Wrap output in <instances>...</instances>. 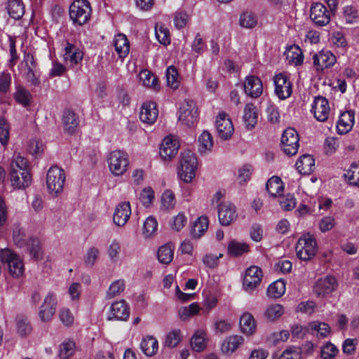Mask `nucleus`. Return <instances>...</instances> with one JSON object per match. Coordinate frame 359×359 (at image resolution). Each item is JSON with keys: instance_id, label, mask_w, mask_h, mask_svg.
Returning <instances> with one entry per match:
<instances>
[{"instance_id": "nucleus-1", "label": "nucleus", "mask_w": 359, "mask_h": 359, "mask_svg": "<svg viewBox=\"0 0 359 359\" xmlns=\"http://www.w3.org/2000/svg\"><path fill=\"white\" fill-rule=\"evenodd\" d=\"M11 183L15 189L28 187L32 183V177L27 169V160L20 154L13 156L11 163Z\"/></svg>"}, {"instance_id": "nucleus-2", "label": "nucleus", "mask_w": 359, "mask_h": 359, "mask_svg": "<svg viewBox=\"0 0 359 359\" xmlns=\"http://www.w3.org/2000/svg\"><path fill=\"white\" fill-rule=\"evenodd\" d=\"M198 161L195 154L191 151H186L181 154L177 174L180 179L186 183H191L196 177Z\"/></svg>"}, {"instance_id": "nucleus-3", "label": "nucleus", "mask_w": 359, "mask_h": 359, "mask_svg": "<svg viewBox=\"0 0 359 359\" xmlns=\"http://www.w3.org/2000/svg\"><path fill=\"white\" fill-rule=\"evenodd\" d=\"M107 161L110 172L116 177L123 175L130 166L128 154L121 149L111 151L107 156Z\"/></svg>"}, {"instance_id": "nucleus-4", "label": "nucleus", "mask_w": 359, "mask_h": 359, "mask_svg": "<svg viewBox=\"0 0 359 359\" xmlns=\"http://www.w3.org/2000/svg\"><path fill=\"white\" fill-rule=\"evenodd\" d=\"M69 18L74 26H82L90 20L91 7L87 0H75L69 9Z\"/></svg>"}, {"instance_id": "nucleus-5", "label": "nucleus", "mask_w": 359, "mask_h": 359, "mask_svg": "<svg viewBox=\"0 0 359 359\" xmlns=\"http://www.w3.org/2000/svg\"><path fill=\"white\" fill-rule=\"evenodd\" d=\"M65 180L63 169L57 165L50 167L46 175V186L49 194L53 196L60 195L63 191Z\"/></svg>"}, {"instance_id": "nucleus-6", "label": "nucleus", "mask_w": 359, "mask_h": 359, "mask_svg": "<svg viewBox=\"0 0 359 359\" xmlns=\"http://www.w3.org/2000/svg\"><path fill=\"white\" fill-rule=\"evenodd\" d=\"M0 258L6 264L9 274L13 278L22 276L25 266L22 259L15 252L8 248L0 250Z\"/></svg>"}, {"instance_id": "nucleus-7", "label": "nucleus", "mask_w": 359, "mask_h": 359, "mask_svg": "<svg viewBox=\"0 0 359 359\" xmlns=\"http://www.w3.org/2000/svg\"><path fill=\"white\" fill-rule=\"evenodd\" d=\"M295 249L297 257L302 260L307 261L315 256L317 243L311 234L305 233L299 238Z\"/></svg>"}, {"instance_id": "nucleus-8", "label": "nucleus", "mask_w": 359, "mask_h": 359, "mask_svg": "<svg viewBox=\"0 0 359 359\" xmlns=\"http://www.w3.org/2000/svg\"><path fill=\"white\" fill-rule=\"evenodd\" d=\"M198 110L194 101L184 100L178 111V120L184 126L191 127L197 121Z\"/></svg>"}, {"instance_id": "nucleus-9", "label": "nucleus", "mask_w": 359, "mask_h": 359, "mask_svg": "<svg viewBox=\"0 0 359 359\" xmlns=\"http://www.w3.org/2000/svg\"><path fill=\"white\" fill-rule=\"evenodd\" d=\"M57 306V294L49 291L39 309V317L42 322H49L55 314Z\"/></svg>"}, {"instance_id": "nucleus-10", "label": "nucleus", "mask_w": 359, "mask_h": 359, "mask_svg": "<svg viewBox=\"0 0 359 359\" xmlns=\"http://www.w3.org/2000/svg\"><path fill=\"white\" fill-rule=\"evenodd\" d=\"M299 137L297 132L292 128L284 130L280 141L281 149L287 156L295 155L299 147Z\"/></svg>"}, {"instance_id": "nucleus-11", "label": "nucleus", "mask_w": 359, "mask_h": 359, "mask_svg": "<svg viewBox=\"0 0 359 359\" xmlns=\"http://www.w3.org/2000/svg\"><path fill=\"white\" fill-rule=\"evenodd\" d=\"M274 93L280 100H285L292 93V83L285 72L276 74L273 78Z\"/></svg>"}, {"instance_id": "nucleus-12", "label": "nucleus", "mask_w": 359, "mask_h": 359, "mask_svg": "<svg viewBox=\"0 0 359 359\" xmlns=\"http://www.w3.org/2000/svg\"><path fill=\"white\" fill-rule=\"evenodd\" d=\"M215 127L218 137L224 140L229 139L234 131L231 120L224 112H220L217 115L215 121Z\"/></svg>"}, {"instance_id": "nucleus-13", "label": "nucleus", "mask_w": 359, "mask_h": 359, "mask_svg": "<svg viewBox=\"0 0 359 359\" xmlns=\"http://www.w3.org/2000/svg\"><path fill=\"white\" fill-rule=\"evenodd\" d=\"M310 18L316 25L323 27L330 22V11L323 4L315 3L311 8Z\"/></svg>"}, {"instance_id": "nucleus-14", "label": "nucleus", "mask_w": 359, "mask_h": 359, "mask_svg": "<svg viewBox=\"0 0 359 359\" xmlns=\"http://www.w3.org/2000/svg\"><path fill=\"white\" fill-rule=\"evenodd\" d=\"M311 111L317 121L320 122L326 121L330 112L328 100L322 96L316 97Z\"/></svg>"}, {"instance_id": "nucleus-15", "label": "nucleus", "mask_w": 359, "mask_h": 359, "mask_svg": "<svg viewBox=\"0 0 359 359\" xmlns=\"http://www.w3.org/2000/svg\"><path fill=\"white\" fill-rule=\"evenodd\" d=\"M218 218L222 226H228L237 218L236 207L229 201L218 205Z\"/></svg>"}, {"instance_id": "nucleus-16", "label": "nucleus", "mask_w": 359, "mask_h": 359, "mask_svg": "<svg viewBox=\"0 0 359 359\" xmlns=\"http://www.w3.org/2000/svg\"><path fill=\"white\" fill-rule=\"evenodd\" d=\"M263 276L260 268L251 266L245 271L243 278V287L245 291L251 292L260 283Z\"/></svg>"}, {"instance_id": "nucleus-17", "label": "nucleus", "mask_w": 359, "mask_h": 359, "mask_svg": "<svg viewBox=\"0 0 359 359\" xmlns=\"http://www.w3.org/2000/svg\"><path fill=\"white\" fill-rule=\"evenodd\" d=\"M130 315V309L126 301L121 299L114 302L109 308L107 320H126Z\"/></svg>"}, {"instance_id": "nucleus-18", "label": "nucleus", "mask_w": 359, "mask_h": 359, "mask_svg": "<svg viewBox=\"0 0 359 359\" xmlns=\"http://www.w3.org/2000/svg\"><path fill=\"white\" fill-rule=\"evenodd\" d=\"M180 147L178 140L173 136L165 137L160 147V156L164 160H170L176 156Z\"/></svg>"}, {"instance_id": "nucleus-19", "label": "nucleus", "mask_w": 359, "mask_h": 359, "mask_svg": "<svg viewBox=\"0 0 359 359\" xmlns=\"http://www.w3.org/2000/svg\"><path fill=\"white\" fill-rule=\"evenodd\" d=\"M336 60V57L330 50H323L313 55V65L318 71L331 67Z\"/></svg>"}, {"instance_id": "nucleus-20", "label": "nucleus", "mask_w": 359, "mask_h": 359, "mask_svg": "<svg viewBox=\"0 0 359 359\" xmlns=\"http://www.w3.org/2000/svg\"><path fill=\"white\" fill-rule=\"evenodd\" d=\"M337 285L338 284L335 277L328 276L318 280L314 287V291L318 296H325L334 291Z\"/></svg>"}, {"instance_id": "nucleus-21", "label": "nucleus", "mask_w": 359, "mask_h": 359, "mask_svg": "<svg viewBox=\"0 0 359 359\" xmlns=\"http://www.w3.org/2000/svg\"><path fill=\"white\" fill-rule=\"evenodd\" d=\"M245 94L253 98L259 97L263 93V84L262 80L255 76H248L244 83Z\"/></svg>"}, {"instance_id": "nucleus-22", "label": "nucleus", "mask_w": 359, "mask_h": 359, "mask_svg": "<svg viewBox=\"0 0 359 359\" xmlns=\"http://www.w3.org/2000/svg\"><path fill=\"white\" fill-rule=\"evenodd\" d=\"M158 110L156 104L153 102H144L140 112V120L147 124H153L157 119Z\"/></svg>"}, {"instance_id": "nucleus-23", "label": "nucleus", "mask_w": 359, "mask_h": 359, "mask_svg": "<svg viewBox=\"0 0 359 359\" xmlns=\"http://www.w3.org/2000/svg\"><path fill=\"white\" fill-rule=\"evenodd\" d=\"M83 57V51L69 42H67L64 48L63 59L65 62L71 65H76L81 62Z\"/></svg>"}, {"instance_id": "nucleus-24", "label": "nucleus", "mask_w": 359, "mask_h": 359, "mask_svg": "<svg viewBox=\"0 0 359 359\" xmlns=\"http://www.w3.org/2000/svg\"><path fill=\"white\" fill-rule=\"evenodd\" d=\"M355 123V113L352 110L346 111L340 114L337 123L339 134H346L353 128Z\"/></svg>"}, {"instance_id": "nucleus-25", "label": "nucleus", "mask_w": 359, "mask_h": 359, "mask_svg": "<svg viewBox=\"0 0 359 359\" xmlns=\"http://www.w3.org/2000/svg\"><path fill=\"white\" fill-rule=\"evenodd\" d=\"M131 215L130 205L129 202L120 203L115 209L113 219L114 223L119 226H124Z\"/></svg>"}, {"instance_id": "nucleus-26", "label": "nucleus", "mask_w": 359, "mask_h": 359, "mask_svg": "<svg viewBox=\"0 0 359 359\" xmlns=\"http://www.w3.org/2000/svg\"><path fill=\"white\" fill-rule=\"evenodd\" d=\"M243 343V337L237 334L231 335L224 340L221 346V350L223 353L231 355Z\"/></svg>"}, {"instance_id": "nucleus-27", "label": "nucleus", "mask_w": 359, "mask_h": 359, "mask_svg": "<svg viewBox=\"0 0 359 359\" xmlns=\"http://www.w3.org/2000/svg\"><path fill=\"white\" fill-rule=\"evenodd\" d=\"M113 44L115 51L121 59L125 58L130 51V43L126 36L123 34H118L114 36Z\"/></svg>"}, {"instance_id": "nucleus-28", "label": "nucleus", "mask_w": 359, "mask_h": 359, "mask_svg": "<svg viewBox=\"0 0 359 359\" xmlns=\"http://www.w3.org/2000/svg\"><path fill=\"white\" fill-rule=\"evenodd\" d=\"M297 170L303 175H309L315 169V160L310 154L301 156L295 164Z\"/></svg>"}, {"instance_id": "nucleus-29", "label": "nucleus", "mask_w": 359, "mask_h": 359, "mask_svg": "<svg viewBox=\"0 0 359 359\" xmlns=\"http://www.w3.org/2000/svg\"><path fill=\"white\" fill-rule=\"evenodd\" d=\"M208 343L206 332L203 329H198L195 331L191 339V346L194 351L201 352L203 351Z\"/></svg>"}, {"instance_id": "nucleus-30", "label": "nucleus", "mask_w": 359, "mask_h": 359, "mask_svg": "<svg viewBox=\"0 0 359 359\" xmlns=\"http://www.w3.org/2000/svg\"><path fill=\"white\" fill-rule=\"evenodd\" d=\"M266 189L271 197H278L284 191V184L279 177L273 176L267 181Z\"/></svg>"}, {"instance_id": "nucleus-31", "label": "nucleus", "mask_w": 359, "mask_h": 359, "mask_svg": "<svg viewBox=\"0 0 359 359\" xmlns=\"http://www.w3.org/2000/svg\"><path fill=\"white\" fill-rule=\"evenodd\" d=\"M209 226V221L207 217H199L194 223L191 229V236L194 239L202 237L207 231Z\"/></svg>"}, {"instance_id": "nucleus-32", "label": "nucleus", "mask_w": 359, "mask_h": 359, "mask_svg": "<svg viewBox=\"0 0 359 359\" xmlns=\"http://www.w3.org/2000/svg\"><path fill=\"white\" fill-rule=\"evenodd\" d=\"M13 98L17 103L24 107H29L31 104L32 94L24 86L21 85H17L15 87Z\"/></svg>"}, {"instance_id": "nucleus-33", "label": "nucleus", "mask_w": 359, "mask_h": 359, "mask_svg": "<svg viewBox=\"0 0 359 359\" xmlns=\"http://www.w3.org/2000/svg\"><path fill=\"white\" fill-rule=\"evenodd\" d=\"M140 348L142 351L147 356H152L155 355L158 350V340L152 336H147L142 339Z\"/></svg>"}, {"instance_id": "nucleus-34", "label": "nucleus", "mask_w": 359, "mask_h": 359, "mask_svg": "<svg viewBox=\"0 0 359 359\" xmlns=\"http://www.w3.org/2000/svg\"><path fill=\"white\" fill-rule=\"evenodd\" d=\"M286 60L288 63L294 66L300 65L303 63L304 55L302 50L297 46H292L285 52Z\"/></svg>"}, {"instance_id": "nucleus-35", "label": "nucleus", "mask_w": 359, "mask_h": 359, "mask_svg": "<svg viewBox=\"0 0 359 359\" xmlns=\"http://www.w3.org/2000/svg\"><path fill=\"white\" fill-rule=\"evenodd\" d=\"M241 332L246 335H251L256 330V323L252 315L249 313H243L240 318Z\"/></svg>"}, {"instance_id": "nucleus-36", "label": "nucleus", "mask_w": 359, "mask_h": 359, "mask_svg": "<svg viewBox=\"0 0 359 359\" xmlns=\"http://www.w3.org/2000/svg\"><path fill=\"white\" fill-rule=\"evenodd\" d=\"M257 110L255 106L252 103L247 104L244 108L243 116L245 126L250 128H254L257 122Z\"/></svg>"}, {"instance_id": "nucleus-37", "label": "nucleus", "mask_w": 359, "mask_h": 359, "mask_svg": "<svg viewBox=\"0 0 359 359\" xmlns=\"http://www.w3.org/2000/svg\"><path fill=\"white\" fill-rule=\"evenodd\" d=\"M175 248L170 244H165L158 248L156 255L158 262L163 264H170L174 257Z\"/></svg>"}, {"instance_id": "nucleus-38", "label": "nucleus", "mask_w": 359, "mask_h": 359, "mask_svg": "<svg viewBox=\"0 0 359 359\" xmlns=\"http://www.w3.org/2000/svg\"><path fill=\"white\" fill-rule=\"evenodd\" d=\"M213 140L211 134L204 130L198 137V150L201 154H205L212 150Z\"/></svg>"}, {"instance_id": "nucleus-39", "label": "nucleus", "mask_w": 359, "mask_h": 359, "mask_svg": "<svg viewBox=\"0 0 359 359\" xmlns=\"http://www.w3.org/2000/svg\"><path fill=\"white\" fill-rule=\"evenodd\" d=\"M65 129L69 133H73L79 126V120L75 113L71 110H65L63 114Z\"/></svg>"}, {"instance_id": "nucleus-40", "label": "nucleus", "mask_w": 359, "mask_h": 359, "mask_svg": "<svg viewBox=\"0 0 359 359\" xmlns=\"http://www.w3.org/2000/svg\"><path fill=\"white\" fill-rule=\"evenodd\" d=\"M7 9L9 15L16 20L21 18L25 13L22 0H9Z\"/></svg>"}, {"instance_id": "nucleus-41", "label": "nucleus", "mask_w": 359, "mask_h": 359, "mask_svg": "<svg viewBox=\"0 0 359 359\" xmlns=\"http://www.w3.org/2000/svg\"><path fill=\"white\" fill-rule=\"evenodd\" d=\"M32 238V237H29L27 235L24 228L16 226L13 230V242L15 245L20 248H25L29 243V240Z\"/></svg>"}, {"instance_id": "nucleus-42", "label": "nucleus", "mask_w": 359, "mask_h": 359, "mask_svg": "<svg viewBox=\"0 0 359 359\" xmlns=\"http://www.w3.org/2000/svg\"><path fill=\"white\" fill-rule=\"evenodd\" d=\"M285 292V283L280 279L269 285L267 289V294L272 298H280Z\"/></svg>"}, {"instance_id": "nucleus-43", "label": "nucleus", "mask_w": 359, "mask_h": 359, "mask_svg": "<svg viewBox=\"0 0 359 359\" xmlns=\"http://www.w3.org/2000/svg\"><path fill=\"white\" fill-rule=\"evenodd\" d=\"M158 229V222L152 216L148 217L144 222L142 235L145 238L153 237Z\"/></svg>"}, {"instance_id": "nucleus-44", "label": "nucleus", "mask_w": 359, "mask_h": 359, "mask_svg": "<svg viewBox=\"0 0 359 359\" xmlns=\"http://www.w3.org/2000/svg\"><path fill=\"white\" fill-rule=\"evenodd\" d=\"M30 256L35 260H39L42 258V252L41 249L40 241L36 238H32L25 246Z\"/></svg>"}, {"instance_id": "nucleus-45", "label": "nucleus", "mask_w": 359, "mask_h": 359, "mask_svg": "<svg viewBox=\"0 0 359 359\" xmlns=\"http://www.w3.org/2000/svg\"><path fill=\"white\" fill-rule=\"evenodd\" d=\"M283 313V306L279 304H274L267 306L264 316L268 320L274 321L280 318Z\"/></svg>"}, {"instance_id": "nucleus-46", "label": "nucleus", "mask_w": 359, "mask_h": 359, "mask_svg": "<svg viewBox=\"0 0 359 359\" xmlns=\"http://www.w3.org/2000/svg\"><path fill=\"white\" fill-rule=\"evenodd\" d=\"M257 24V18L252 12L245 11L241 14L239 18V25L245 29H252Z\"/></svg>"}, {"instance_id": "nucleus-47", "label": "nucleus", "mask_w": 359, "mask_h": 359, "mask_svg": "<svg viewBox=\"0 0 359 359\" xmlns=\"http://www.w3.org/2000/svg\"><path fill=\"white\" fill-rule=\"evenodd\" d=\"M155 35L160 43L167 46L170 43L169 29L163 24H156L155 27Z\"/></svg>"}, {"instance_id": "nucleus-48", "label": "nucleus", "mask_w": 359, "mask_h": 359, "mask_svg": "<svg viewBox=\"0 0 359 359\" xmlns=\"http://www.w3.org/2000/svg\"><path fill=\"white\" fill-rule=\"evenodd\" d=\"M227 251L231 256H238L248 251V245L245 243L233 240L228 244Z\"/></svg>"}, {"instance_id": "nucleus-49", "label": "nucleus", "mask_w": 359, "mask_h": 359, "mask_svg": "<svg viewBox=\"0 0 359 359\" xmlns=\"http://www.w3.org/2000/svg\"><path fill=\"white\" fill-rule=\"evenodd\" d=\"M200 311L197 303H192L188 306H184L179 309L178 315L181 320H187L191 316L196 315Z\"/></svg>"}, {"instance_id": "nucleus-50", "label": "nucleus", "mask_w": 359, "mask_h": 359, "mask_svg": "<svg viewBox=\"0 0 359 359\" xmlns=\"http://www.w3.org/2000/svg\"><path fill=\"white\" fill-rule=\"evenodd\" d=\"M125 289V281L122 279L114 281L106 292L107 299H112L120 294Z\"/></svg>"}, {"instance_id": "nucleus-51", "label": "nucleus", "mask_w": 359, "mask_h": 359, "mask_svg": "<svg viewBox=\"0 0 359 359\" xmlns=\"http://www.w3.org/2000/svg\"><path fill=\"white\" fill-rule=\"evenodd\" d=\"M182 339L181 332L175 329L169 332L165 338L164 345L169 348H174L177 346Z\"/></svg>"}, {"instance_id": "nucleus-52", "label": "nucleus", "mask_w": 359, "mask_h": 359, "mask_svg": "<svg viewBox=\"0 0 359 359\" xmlns=\"http://www.w3.org/2000/svg\"><path fill=\"white\" fill-rule=\"evenodd\" d=\"M309 327L311 331L316 332L317 334L322 337H327L330 332V327L328 324L319 321L310 323Z\"/></svg>"}, {"instance_id": "nucleus-53", "label": "nucleus", "mask_w": 359, "mask_h": 359, "mask_svg": "<svg viewBox=\"0 0 359 359\" xmlns=\"http://www.w3.org/2000/svg\"><path fill=\"white\" fill-rule=\"evenodd\" d=\"M175 194L170 190H165L161 196V208L163 210H170L175 206Z\"/></svg>"}, {"instance_id": "nucleus-54", "label": "nucleus", "mask_w": 359, "mask_h": 359, "mask_svg": "<svg viewBox=\"0 0 359 359\" xmlns=\"http://www.w3.org/2000/svg\"><path fill=\"white\" fill-rule=\"evenodd\" d=\"M74 348L75 344L74 341H65L60 346L59 356L62 359H67L73 355Z\"/></svg>"}, {"instance_id": "nucleus-55", "label": "nucleus", "mask_w": 359, "mask_h": 359, "mask_svg": "<svg viewBox=\"0 0 359 359\" xmlns=\"http://www.w3.org/2000/svg\"><path fill=\"white\" fill-rule=\"evenodd\" d=\"M344 177L348 182L353 185L358 186V179L359 177V165L353 163L350 168L346 170Z\"/></svg>"}, {"instance_id": "nucleus-56", "label": "nucleus", "mask_w": 359, "mask_h": 359, "mask_svg": "<svg viewBox=\"0 0 359 359\" xmlns=\"http://www.w3.org/2000/svg\"><path fill=\"white\" fill-rule=\"evenodd\" d=\"M140 80L142 81V85L147 87H152L156 88L157 79L156 77L151 74L148 70H142L140 72Z\"/></svg>"}, {"instance_id": "nucleus-57", "label": "nucleus", "mask_w": 359, "mask_h": 359, "mask_svg": "<svg viewBox=\"0 0 359 359\" xmlns=\"http://www.w3.org/2000/svg\"><path fill=\"white\" fill-rule=\"evenodd\" d=\"M166 78L168 85L173 88L176 89L179 86V77L178 73L176 68L173 66H170L167 69Z\"/></svg>"}, {"instance_id": "nucleus-58", "label": "nucleus", "mask_w": 359, "mask_h": 359, "mask_svg": "<svg viewBox=\"0 0 359 359\" xmlns=\"http://www.w3.org/2000/svg\"><path fill=\"white\" fill-rule=\"evenodd\" d=\"M358 12L353 6H346L344 10V20L347 24H354L358 22Z\"/></svg>"}, {"instance_id": "nucleus-59", "label": "nucleus", "mask_w": 359, "mask_h": 359, "mask_svg": "<svg viewBox=\"0 0 359 359\" xmlns=\"http://www.w3.org/2000/svg\"><path fill=\"white\" fill-rule=\"evenodd\" d=\"M59 318L62 323L67 327H70L74 324V316L68 308H62L59 311Z\"/></svg>"}, {"instance_id": "nucleus-60", "label": "nucleus", "mask_w": 359, "mask_h": 359, "mask_svg": "<svg viewBox=\"0 0 359 359\" xmlns=\"http://www.w3.org/2000/svg\"><path fill=\"white\" fill-rule=\"evenodd\" d=\"M22 72L25 79L31 86H39L40 85V75L37 72V69H31L29 68V70H22Z\"/></svg>"}, {"instance_id": "nucleus-61", "label": "nucleus", "mask_w": 359, "mask_h": 359, "mask_svg": "<svg viewBox=\"0 0 359 359\" xmlns=\"http://www.w3.org/2000/svg\"><path fill=\"white\" fill-rule=\"evenodd\" d=\"M187 223V217L183 212H179L170 222L171 228L177 231L182 230Z\"/></svg>"}, {"instance_id": "nucleus-62", "label": "nucleus", "mask_w": 359, "mask_h": 359, "mask_svg": "<svg viewBox=\"0 0 359 359\" xmlns=\"http://www.w3.org/2000/svg\"><path fill=\"white\" fill-rule=\"evenodd\" d=\"M99 250L95 247H91L87 250L84 256V263L88 267H92L98 258Z\"/></svg>"}, {"instance_id": "nucleus-63", "label": "nucleus", "mask_w": 359, "mask_h": 359, "mask_svg": "<svg viewBox=\"0 0 359 359\" xmlns=\"http://www.w3.org/2000/svg\"><path fill=\"white\" fill-rule=\"evenodd\" d=\"M338 353L337 348L332 343H326L321 348V357L323 359H332Z\"/></svg>"}, {"instance_id": "nucleus-64", "label": "nucleus", "mask_w": 359, "mask_h": 359, "mask_svg": "<svg viewBox=\"0 0 359 359\" xmlns=\"http://www.w3.org/2000/svg\"><path fill=\"white\" fill-rule=\"evenodd\" d=\"M301 350L297 346H290L283 351L278 359H301Z\"/></svg>"}]
</instances>
